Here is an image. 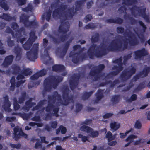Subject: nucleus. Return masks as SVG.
I'll return each mask as SVG.
<instances>
[{"label": "nucleus", "instance_id": "obj_1", "mask_svg": "<svg viewBox=\"0 0 150 150\" xmlns=\"http://www.w3.org/2000/svg\"><path fill=\"white\" fill-rule=\"evenodd\" d=\"M122 37V36L119 35L113 40L108 47H107L106 45L104 43H102L100 45L97 47L95 50L96 45L94 43L98 42L100 38L99 34L98 33H95L94 35L91 38L93 44L91 45L87 52L88 57L90 59H93L95 56L96 57H99L105 56L110 51H122L127 49L128 43L125 40H123L124 44L122 46V43L120 39Z\"/></svg>", "mask_w": 150, "mask_h": 150}, {"label": "nucleus", "instance_id": "obj_2", "mask_svg": "<svg viewBox=\"0 0 150 150\" xmlns=\"http://www.w3.org/2000/svg\"><path fill=\"white\" fill-rule=\"evenodd\" d=\"M69 91L68 87L66 86L64 88L62 91L63 102L62 100L61 95L59 94L57 91L54 92L52 95H49L47 101L48 104L45 108L46 111L47 112L50 113L53 109L52 115L56 117H58L59 108L58 107H55L54 104L55 103L56 100L59 101L61 102V104L64 105H67L69 103H73V96L72 95L69 96Z\"/></svg>", "mask_w": 150, "mask_h": 150}, {"label": "nucleus", "instance_id": "obj_3", "mask_svg": "<svg viewBox=\"0 0 150 150\" xmlns=\"http://www.w3.org/2000/svg\"><path fill=\"white\" fill-rule=\"evenodd\" d=\"M69 22L62 20L61 21V24L59 27L58 32L59 33H62L63 35L60 36L59 38H55L52 35H50L49 37L51 39L53 43L55 44H59L61 42H64L69 38V35L66 33L69 31Z\"/></svg>", "mask_w": 150, "mask_h": 150}, {"label": "nucleus", "instance_id": "obj_4", "mask_svg": "<svg viewBox=\"0 0 150 150\" xmlns=\"http://www.w3.org/2000/svg\"><path fill=\"white\" fill-rule=\"evenodd\" d=\"M63 80V77L59 76H49L44 80L43 86L44 91L50 92L52 88L55 89Z\"/></svg>", "mask_w": 150, "mask_h": 150}, {"label": "nucleus", "instance_id": "obj_5", "mask_svg": "<svg viewBox=\"0 0 150 150\" xmlns=\"http://www.w3.org/2000/svg\"><path fill=\"white\" fill-rule=\"evenodd\" d=\"M132 14L136 17L138 16V14L136 13L135 11L138 12V15L141 16L145 20V21L148 23H150V18L149 16L146 14V8H141L140 7H138L136 5L133 6L132 8L130 9Z\"/></svg>", "mask_w": 150, "mask_h": 150}, {"label": "nucleus", "instance_id": "obj_6", "mask_svg": "<svg viewBox=\"0 0 150 150\" xmlns=\"http://www.w3.org/2000/svg\"><path fill=\"white\" fill-rule=\"evenodd\" d=\"M122 59L121 57H120L118 59H117L113 61V63L116 64L118 65H114L112 68V70H115L110 72L105 77V78L107 79H109L110 78V75L112 76H115L117 75L123 69V63L122 62Z\"/></svg>", "mask_w": 150, "mask_h": 150}, {"label": "nucleus", "instance_id": "obj_7", "mask_svg": "<svg viewBox=\"0 0 150 150\" xmlns=\"http://www.w3.org/2000/svg\"><path fill=\"white\" fill-rule=\"evenodd\" d=\"M39 44L35 43L33 44L32 48L29 51L27 52L26 57L28 59L32 61H35L38 56Z\"/></svg>", "mask_w": 150, "mask_h": 150}, {"label": "nucleus", "instance_id": "obj_8", "mask_svg": "<svg viewBox=\"0 0 150 150\" xmlns=\"http://www.w3.org/2000/svg\"><path fill=\"white\" fill-rule=\"evenodd\" d=\"M69 56V57H72V62L74 64H77L80 61H83L86 59L87 58L85 53H83L81 55L79 53H75L72 51L70 52Z\"/></svg>", "mask_w": 150, "mask_h": 150}, {"label": "nucleus", "instance_id": "obj_9", "mask_svg": "<svg viewBox=\"0 0 150 150\" xmlns=\"http://www.w3.org/2000/svg\"><path fill=\"white\" fill-rule=\"evenodd\" d=\"M35 31L34 30H32L29 34L30 37L25 44L23 45V47L26 50H28L30 48L33 43L37 38L35 35Z\"/></svg>", "mask_w": 150, "mask_h": 150}, {"label": "nucleus", "instance_id": "obj_10", "mask_svg": "<svg viewBox=\"0 0 150 150\" xmlns=\"http://www.w3.org/2000/svg\"><path fill=\"white\" fill-rule=\"evenodd\" d=\"M136 71V69L134 67H132L129 70L127 69L124 70L120 75V78L123 81L130 79Z\"/></svg>", "mask_w": 150, "mask_h": 150}, {"label": "nucleus", "instance_id": "obj_11", "mask_svg": "<svg viewBox=\"0 0 150 150\" xmlns=\"http://www.w3.org/2000/svg\"><path fill=\"white\" fill-rule=\"evenodd\" d=\"M129 32H126L125 35H127L129 39H126L129 41V45L131 46H134L138 45L139 41L137 38L136 37L134 34L130 30Z\"/></svg>", "mask_w": 150, "mask_h": 150}, {"label": "nucleus", "instance_id": "obj_12", "mask_svg": "<svg viewBox=\"0 0 150 150\" xmlns=\"http://www.w3.org/2000/svg\"><path fill=\"white\" fill-rule=\"evenodd\" d=\"M13 130V138L15 140H18L21 137L27 138V135L23 132L22 128L16 126L14 128Z\"/></svg>", "mask_w": 150, "mask_h": 150}, {"label": "nucleus", "instance_id": "obj_13", "mask_svg": "<svg viewBox=\"0 0 150 150\" xmlns=\"http://www.w3.org/2000/svg\"><path fill=\"white\" fill-rule=\"evenodd\" d=\"M68 7V6L66 5L62 4L60 6V8H56L53 11L52 16L54 18H60L62 16L64 11Z\"/></svg>", "mask_w": 150, "mask_h": 150}, {"label": "nucleus", "instance_id": "obj_14", "mask_svg": "<svg viewBox=\"0 0 150 150\" xmlns=\"http://www.w3.org/2000/svg\"><path fill=\"white\" fill-rule=\"evenodd\" d=\"M80 75L74 74L71 76V79L69 81L70 88L72 90L75 89L78 85Z\"/></svg>", "mask_w": 150, "mask_h": 150}, {"label": "nucleus", "instance_id": "obj_15", "mask_svg": "<svg viewBox=\"0 0 150 150\" xmlns=\"http://www.w3.org/2000/svg\"><path fill=\"white\" fill-rule=\"evenodd\" d=\"M96 66H93L89 73L90 76L91 77H94V79H93V81H98L101 76L100 73L96 68Z\"/></svg>", "mask_w": 150, "mask_h": 150}, {"label": "nucleus", "instance_id": "obj_16", "mask_svg": "<svg viewBox=\"0 0 150 150\" xmlns=\"http://www.w3.org/2000/svg\"><path fill=\"white\" fill-rule=\"evenodd\" d=\"M134 58L135 59H138L141 58L142 57H144L148 55V52L144 48H142L141 49L138 50L134 52Z\"/></svg>", "mask_w": 150, "mask_h": 150}, {"label": "nucleus", "instance_id": "obj_17", "mask_svg": "<svg viewBox=\"0 0 150 150\" xmlns=\"http://www.w3.org/2000/svg\"><path fill=\"white\" fill-rule=\"evenodd\" d=\"M3 98L4 102V105H2V107L6 112H9L11 111V110L10 108L11 104L9 101L8 96L7 95H5Z\"/></svg>", "mask_w": 150, "mask_h": 150}, {"label": "nucleus", "instance_id": "obj_18", "mask_svg": "<svg viewBox=\"0 0 150 150\" xmlns=\"http://www.w3.org/2000/svg\"><path fill=\"white\" fill-rule=\"evenodd\" d=\"M14 56L13 55H10L5 57L3 65L5 67H8L12 63Z\"/></svg>", "mask_w": 150, "mask_h": 150}, {"label": "nucleus", "instance_id": "obj_19", "mask_svg": "<svg viewBox=\"0 0 150 150\" xmlns=\"http://www.w3.org/2000/svg\"><path fill=\"white\" fill-rule=\"evenodd\" d=\"M14 52L16 54V60L19 61L21 58L22 48L18 46L14 47Z\"/></svg>", "mask_w": 150, "mask_h": 150}, {"label": "nucleus", "instance_id": "obj_20", "mask_svg": "<svg viewBox=\"0 0 150 150\" xmlns=\"http://www.w3.org/2000/svg\"><path fill=\"white\" fill-rule=\"evenodd\" d=\"M65 69V67L61 64H55L52 67V70L53 71L62 72Z\"/></svg>", "mask_w": 150, "mask_h": 150}, {"label": "nucleus", "instance_id": "obj_21", "mask_svg": "<svg viewBox=\"0 0 150 150\" xmlns=\"http://www.w3.org/2000/svg\"><path fill=\"white\" fill-rule=\"evenodd\" d=\"M29 16L24 14H22L20 17V21L23 23L25 27L26 26L29 21Z\"/></svg>", "mask_w": 150, "mask_h": 150}, {"label": "nucleus", "instance_id": "obj_22", "mask_svg": "<svg viewBox=\"0 0 150 150\" xmlns=\"http://www.w3.org/2000/svg\"><path fill=\"white\" fill-rule=\"evenodd\" d=\"M85 1H84L83 0L76 1L75 2V11H79L81 9L82 6L83 4Z\"/></svg>", "mask_w": 150, "mask_h": 150}, {"label": "nucleus", "instance_id": "obj_23", "mask_svg": "<svg viewBox=\"0 0 150 150\" xmlns=\"http://www.w3.org/2000/svg\"><path fill=\"white\" fill-rule=\"evenodd\" d=\"M149 72H150V67H147L144 68L142 71L139 73L142 78H143L148 76Z\"/></svg>", "mask_w": 150, "mask_h": 150}, {"label": "nucleus", "instance_id": "obj_24", "mask_svg": "<svg viewBox=\"0 0 150 150\" xmlns=\"http://www.w3.org/2000/svg\"><path fill=\"white\" fill-rule=\"evenodd\" d=\"M11 68L12 69V73L14 75L18 74L21 71V69L20 67L16 64L13 65Z\"/></svg>", "mask_w": 150, "mask_h": 150}, {"label": "nucleus", "instance_id": "obj_25", "mask_svg": "<svg viewBox=\"0 0 150 150\" xmlns=\"http://www.w3.org/2000/svg\"><path fill=\"white\" fill-rule=\"evenodd\" d=\"M38 26V23L36 20L35 19L32 21H29L25 27H30V28H37Z\"/></svg>", "mask_w": 150, "mask_h": 150}, {"label": "nucleus", "instance_id": "obj_26", "mask_svg": "<svg viewBox=\"0 0 150 150\" xmlns=\"http://www.w3.org/2000/svg\"><path fill=\"white\" fill-rule=\"evenodd\" d=\"M74 7L69 8L67 9V13L66 14V16L70 18H72L76 13Z\"/></svg>", "mask_w": 150, "mask_h": 150}, {"label": "nucleus", "instance_id": "obj_27", "mask_svg": "<svg viewBox=\"0 0 150 150\" xmlns=\"http://www.w3.org/2000/svg\"><path fill=\"white\" fill-rule=\"evenodd\" d=\"M95 95L97 100L98 101L100 100L103 96L102 90L101 89H99L95 93Z\"/></svg>", "mask_w": 150, "mask_h": 150}, {"label": "nucleus", "instance_id": "obj_28", "mask_svg": "<svg viewBox=\"0 0 150 150\" xmlns=\"http://www.w3.org/2000/svg\"><path fill=\"white\" fill-rule=\"evenodd\" d=\"M67 129L66 127L62 125H60L59 127L56 129V134H58L61 131L62 134H64L66 132Z\"/></svg>", "mask_w": 150, "mask_h": 150}, {"label": "nucleus", "instance_id": "obj_29", "mask_svg": "<svg viewBox=\"0 0 150 150\" xmlns=\"http://www.w3.org/2000/svg\"><path fill=\"white\" fill-rule=\"evenodd\" d=\"M94 92V91L93 90L89 92H86L84 93L82 96V99L84 100L88 99Z\"/></svg>", "mask_w": 150, "mask_h": 150}, {"label": "nucleus", "instance_id": "obj_30", "mask_svg": "<svg viewBox=\"0 0 150 150\" xmlns=\"http://www.w3.org/2000/svg\"><path fill=\"white\" fill-rule=\"evenodd\" d=\"M120 98V95H114L112 96L111 101L113 104H117L119 102Z\"/></svg>", "mask_w": 150, "mask_h": 150}, {"label": "nucleus", "instance_id": "obj_31", "mask_svg": "<svg viewBox=\"0 0 150 150\" xmlns=\"http://www.w3.org/2000/svg\"><path fill=\"white\" fill-rule=\"evenodd\" d=\"M26 93L25 92H23L21 93V96L18 98V103L20 104L23 103L26 99Z\"/></svg>", "mask_w": 150, "mask_h": 150}, {"label": "nucleus", "instance_id": "obj_32", "mask_svg": "<svg viewBox=\"0 0 150 150\" xmlns=\"http://www.w3.org/2000/svg\"><path fill=\"white\" fill-rule=\"evenodd\" d=\"M0 6L5 11L8 10L9 8L5 0H0Z\"/></svg>", "mask_w": 150, "mask_h": 150}, {"label": "nucleus", "instance_id": "obj_33", "mask_svg": "<svg viewBox=\"0 0 150 150\" xmlns=\"http://www.w3.org/2000/svg\"><path fill=\"white\" fill-rule=\"evenodd\" d=\"M80 129L81 131L86 132L88 133H90V132L91 131V130H93L92 128L88 126L85 125H83L80 128Z\"/></svg>", "mask_w": 150, "mask_h": 150}, {"label": "nucleus", "instance_id": "obj_34", "mask_svg": "<svg viewBox=\"0 0 150 150\" xmlns=\"http://www.w3.org/2000/svg\"><path fill=\"white\" fill-rule=\"evenodd\" d=\"M120 127V124H117L116 122L111 123L110 124V127L111 129L114 131L117 130Z\"/></svg>", "mask_w": 150, "mask_h": 150}, {"label": "nucleus", "instance_id": "obj_35", "mask_svg": "<svg viewBox=\"0 0 150 150\" xmlns=\"http://www.w3.org/2000/svg\"><path fill=\"white\" fill-rule=\"evenodd\" d=\"M137 2V0H123L122 4L127 6H130Z\"/></svg>", "mask_w": 150, "mask_h": 150}, {"label": "nucleus", "instance_id": "obj_36", "mask_svg": "<svg viewBox=\"0 0 150 150\" xmlns=\"http://www.w3.org/2000/svg\"><path fill=\"white\" fill-rule=\"evenodd\" d=\"M0 18L3 19L6 21H10L13 19V18L7 13H3L2 15L0 16Z\"/></svg>", "mask_w": 150, "mask_h": 150}, {"label": "nucleus", "instance_id": "obj_37", "mask_svg": "<svg viewBox=\"0 0 150 150\" xmlns=\"http://www.w3.org/2000/svg\"><path fill=\"white\" fill-rule=\"evenodd\" d=\"M105 137L107 138L108 142H109L114 140L115 138V136L114 135H113L110 132L108 131L106 134Z\"/></svg>", "mask_w": 150, "mask_h": 150}, {"label": "nucleus", "instance_id": "obj_38", "mask_svg": "<svg viewBox=\"0 0 150 150\" xmlns=\"http://www.w3.org/2000/svg\"><path fill=\"white\" fill-rule=\"evenodd\" d=\"M32 100V98H30L27 101L25 102V109L27 110H29L30 108L32 107L31 101Z\"/></svg>", "mask_w": 150, "mask_h": 150}, {"label": "nucleus", "instance_id": "obj_39", "mask_svg": "<svg viewBox=\"0 0 150 150\" xmlns=\"http://www.w3.org/2000/svg\"><path fill=\"white\" fill-rule=\"evenodd\" d=\"M32 71L29 68L24 69L22 72V74L26 76L31 75L32 74Z\"/></svg>", "mask_w": 150, "mask_h": 150}, {"label": "nucleus", "instance_id": "obj_40", "mask_svg": "<svg viewBox=\"0 0 150 150\" xmlns=\"http://www.w3.org/2000/svg\"><path fill=\"white\" fill-rule=\"evenodd\" d=\"M133 81L132 80H131L130 81L129 83V84L128 86L127 87H125L122 90V92H126L129 90L130 88L134 86V84L133 83Z\"/></svg>", "mask_w": 150, "mask_h": 150}, {"label": "nucleus", "instance_id": "obj_41", "mask_svg": "<svg viewBox=\"0 0 150 150\" xmlns=\"http://www.w3.org/2000/svg\"><path fill=\"white\" fill-rule=\"evenodd\" d=\"M145 87V83L144 82H142L140 83L137 87L135 88L134 90V91H139Z\"/></svg>", "mask_w": 150, "mask_h": 150}, {"label": "nucleus", "instance_id": "obj_42", "mask_svg": "<svg viewBox=\"0 0 150 150\" xmlns=\"http://www.w3.org/2000/svg\"><path fill=\"white\" fill-rule=\"evenodd\" d=\"M138 22L139 25L142 28L141 30V32L143 33H144L145 32L146 30L147 29V27L142 21L139 20Z\"/></svg>", "mask_w": 150, "mask_h": 150}, {"label": "nucleus", "instance_id": "obj_43", "mask_svg": "<svg viewBox=\"0 0 150 150\" xmlns=\"http://www.w3.org/2000/svg\"><path fill=\"white\" fill-rule=\"evenodd\" d=\"M137 136L134 134H132L129 135L125 140L126 142H131L132 143L134 139L136 138Z\"/></svg>", "mask_w": 150, "mask_h": 150}, {"label": "nucleus", "instance_id": "obj_44", "mask_svg": "<svg viewBox=\"0 0 150 150\" xmlns=\"http://www.w3.org/2000/svg\"><path fill=\"white\" fill-rule=\"evenodd\" d=\"M7 42L8 45L9 47H13L14 45V41L13 40H11V37L7 38Z\"/></svg>", "mask_w": 150, "mask_h": 150}, {"label": "nucleus", "instance_id": "obj_45", "mask_svg": "<svg viewBox=\"0 0 150 150\" xmlns=\"http://www.w3.org/2000/svg\"><path fill=\"white\" fill-rule=\"evenodd\" d=\"M89 133L90 134V136L93 138L97 137L99 135V132L97 131L91 130V131Z\"/></svg>", "mask_w": 150, "mask_h": 150}, {"label": "nucleus", "instance_id": "obj_46", "mask_svg": "<svg viewBox=\"0 0 150 150\" xmlns=\"http://www.w3.org/2000/svg\"><path fill=\"white\" fill-rule=\"evenodd\" d=\"M33 9L32 5L30 4H28V6L22 9V10L25 12H28L31 11Z\"/></svg>", "mask_w": 150, "mask_h": 150}, {"label": "nucleus", "instance_id": "obj_47", "mask_svg": "<svg viewBox=\"0 0 150 150\" xmlns=\"http://www.w3.org/2000/svg\"><path fill=\"white\" fill-rule=\"evenodd\" d=\"M137 98V96L135 94H133L130 97V98L127 99V101L129 102H131L135 100Z\"/></svg>", "mask_w": 150, "mask_h": 150}, {"label": "nucleus", "instance_id": "obj_48", "mask_svg": "<svg viewBox=\"0 0 150 150\" xmlns=\"http://www.w3.org/2000/svg\"><path fill=\"white\" fill-rule=\"evenodd\" d=\"M5 32L8 33H11L13 38L15 37V33L10 27H7L5 30Z\"/></svg>", "mask_w": 150, "mask_h": 150}, {"label": "nucleus", "instance_id": "obj_49", "mask_svg": "<svg viewBox=\"0 0 150 150\" xmlns=\"http://www.w3.org/2000/svg\"><path fill=\"white\" fill-rule=\"evenodd\" d=\"M82 105L79 103H77L76 104V110L75 112L76 113H78L80 112L82 108Z\"/></svg>", "mask_w": 150, "mask_h": 150}, {"label": "nucleus", "instance_id": "obj_50", "mask_svg": "<svg viewBox=\"0 0 150 150\" xmlns=\"http://www.w3.org/2000/svg\"><path fill=\"white\" fill-rule=\"evenodd\" d=\"M67 51V50L63 47L62 51L60 52V57L62 58H64Z\"/></svg>", "mask_w": 150, "mask_h": 150}, {"label": "nucleus", "instance_id": "obj_51", "mask_svg": "<svg viewBox=\"0 0 150 150\" xmlns=\"http://www.w3.org/2000/svg\"><path fill=\"white\" fill-rule=\"evenodd\" d=\"M60 2V0H56V1L51 4V7L52 9L57 7L58 4Z\"/></svg>", "mask_w": 150, "mask_h": 150}, {"label": "nucleus", "instance_id": "obj_52", "mask_svg": "<svg viewBox=\"0 0 150 150\" xmlns=\"http://www.w3.org/2000/svg\"><path fill=\"white\" fill-rule=\"evenodd\" d=\"M96 68L101 74L102 71L105 68V66L103 64H99L98 66H96Z\"/></svg>", "mask_w": 150, "mask_h": 150}, {"label": "nucleus", "instance_id": "obj_53", "mask_svg": "<svg viewBox=\"0 0 150 150\" xmlns=\"http://www.w3.org/2000/svg\"><path fill=\"white\" fill-rule=\"evenodd\" d=\"M40 81H38L33 83V84L32 83L33 82H30L28 85V88L29 89H30L32 88L33 87H34V85H40Z\"/></svg>", "mask_w": 150, "mask_h": 150}, {"label": "nucleus", "instance_id": "obj_54", "mask_svg": "<svg viewBox=\"0 0 150 150\" xmlns=\"http://www.w3.org/2000/svg\"><path fill=\"white\" fill-rule=\"evenodd\" d=\"M52 10L49 9L48 11L47 12V14L46 16V19L47 21H49L51 18Z\"/></svg>", "mask_w": 150, "mask_h": 150}, {"label": "nucleus", "instance_id": "obj_55", "mask_svg": "<svg viewBox=\"0 0 150 150\" xmlns=\"http://www.w3.org/2000/svg\"><path fill=\"white\" fill-rule=\"evenodd\" d=\"M13 107L15 110L16 111L18 110L20 108V106L18 104V102L16 100H15L13 103Z\"/></svg>", "mask_w": 150, "mask_h": 150}, {"label": "nucleus", "instance_id": "obj_56", "mask_svg": "<svg viewBox=\"0 0 150 150\" xmlns=\"http://www.w3.org/2000/svg\"><path fill=\"white\" fill-rule=\"evenodd\" d=\"M123 21V20L120 18H116L115 19V23H117L119 24H122Z\"/></svg>", "mask_w": 150, "mask_h": 150}, {"label": "nucleus", "instance_id": "obj_57", "mask_svg": "<svg viewBox=\"0 0 150 150\" xmlns=\"http://www.w3.org/2000/svg\"><path fill=\"white\" fill-rule=\"evenodd\" d=\"M47 72V70L44 68L40 71L39 72H38V73L39 74L40 76H42L46 74Z\"/></svg>", "mask_w": 150, "mask_h": 150}, {"label": "nucleus", "instance_id": "obj_58", "mask_svg": "<svg viewBox=\"0 0 150 150\" xmlns=\"http://www.w3.org/2000/svg\"><path fill=\"white\" fill-rule=\"evenodd\" d=\"M125 29L123 27H119L117 28V32L118 34H122L124 32Z\"/></svg>", "mask_w": 150, "mask_h": 150}, {"label": "nucleus", "instance_id": "obj_59", "mask_svg": "<svg viewBox=\"0 0 150 150\" xmlns=\"http://www.w3.org/2000/svg\"><path fill=\"white\" fill-rule=\"evenodd\" d=\"M140 78H142V77L139 73L138 74L134 76L131 79V80H132V81L134 82H136Z\"/></svg>", "mask_w": 150, "mask_h": 150}, {"label": "nucleus", "instance_id": "obj_60", "mask_svg": "<svg viewBox=\"0 0 150 150\" xmlns=\"http://www.w3.org/2000/svg\"><path fill=\"white\" fill-rule=\"evenodd\" d=\"M50 124L51 127L54 129H55L56 128V127L58 125V122L56 121H54L51 122L50 123Z\"/></svg>", "mask_w": 150, "mask_h": 150}, {"label": "nucleus", "instance_id": "obj_61", "mask_svg": "<svg viewBox=\"0 0 150 150\" xmlns=\"http://www.w3.org/2000/svg\"><path fill=\"white\" fill-rule=\"evenodd\" d=\"M40 77L38 72L36 73L34 75L30 77V79L32 80L37 79Z\"/></svg>", "mask_w": 150, "mask_h": 150}, {"label": "nucleus", "instance_id": "obj_62", "mask_svg": "<svg viewBox=\"0 0 150 150\" xmlns=\"http://www.w3.org/2000/svg\"><path fill=\"white\" fill-rule=\"evenodd\" d=\"M134 127L135 128L138 129H140L141 128L142 124L139 120H137L136 121L134 125Z\"/></svg>", "mask_w": 150, "mask_h": 150}, {"label": "nucleus", "instance_id": "obj_63", "mask_svg": "<svg viewBox=\"0 0 150 150\" xmlns=\"http://www.w3.org/2000/svg\"><path fill=\"white\" fill-rule=\"evenodd\" d=\"M131 131V129H130L126 131L125 134H123V133H120V138L122 139L126 137V135L130 133Z\"/></svg>", "mask_w": 150, "mask_h": 150}, {"label": "nucleus", "instance_id": "obj_64", "mask_svg": "<svg viewBox=\"0 0 150 150\" xmlns=\"http://www.w3.org/2000/svg\"><path fill=\"white\" fill-rule=\"evenodd\" d=\"M95 27V26L93 23H89L88 25H86L85 26V28L86 29L94 28Z\"/></svg>", "mask_w": 150, "mask_h": 150}]
</instances>
